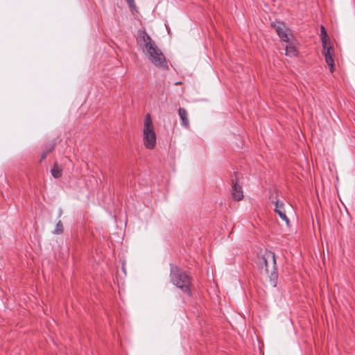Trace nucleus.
Here are the masks:
<instances>
[{
    "mask_svg": "<svg viewBox=\"0 0 355 355\" xmlns=\"http://www.w3.org/2000/svg\"><path fill=\"white\" fill-rule=\"evenodd\" d=\"M63 232V225L61 220H58V222L55 225V227L53 232L54 234H60Z\"/></svg>",
    "mask_w": 355,
    "mask_h": 355,
    "instance_id": "f8f14e48",
    "label": "nucleus"
},
{
    "mask_svg": "<svg viewBox=\"0 0 355 355\" xmlns=\"http://www.w3.org/2000/svg\"><path fill=\"white\" fill-rule=\"evenodd\" d=\"M171 279L172 283L183 292L186 293L189 296L191 295L190 289L191 279L185 272L176 266H171Z\"/></svg>",
    "mask_w": 355,
    "mask_h": 355,
    "instance_id": "7ed1b4c3",
    "label": "nucleus"
},
{
    "mask_svg": "<svg viewBox=\"0 0 355 355\" xmlns=\"http://www.w3.org/2000/svg\"><path fill=\"white\" fill-rule=\"evenodd\" d=\"M51 174L55 178H59L62 175V170L57 164H55L51 169Z\"/></svg>",
    "mask_w": 355,
    "mask_h": 355,
    "instance_id": "9b49d317",
    "label": "nucleus"
},
{
    "mask_svg": "<svg viewBox=\"0 0 355 355\" xmlns=\"http://www.w3.org/2000/svg\"><path fill=\"white\" fill-rule=\"evenodd\" d=\"M127 3L129 5V6L134 10L136 9V5L135 3V0H126Z\"/></svg>",
    "mask_w": 355,
    "mask_h": 355,
    "instance_id": "4468645a",
    "label": "nucleus"
},
{
    "mask_svg": "<svg viewBox=\"0 0 355 355\" xmlns=\"http://www.w3.org/2000/svg\"><path fill=\"white\" fill-rule=\"evenodd\" d=\"M232 195L235 200H241L243 198L242 189L236 183L234 184L232 186Z\"/></svg>",
    "mask_w": 355,
    "mask_h": 355,
    "instance_id": "1a4fd4ad",
    "label": "nucleus"
},
{
    "mask_svg": "<svg viewBox=\"0 0 355 355\" xmlns=\"http://www.w3.org/2000/svg\"><path fill=\"white\" fill-rule=\"evenodd\" d=\"M179 116L182 120V124L186 128H189V121L188 118V112L184 108H179L178 110Z\"/></svg>",
    "mask_w": 355,
    "mask_h": 355,
    "instance_id": "9d476101",
    "label": "nucleus"
},
{
    "mask_svg": "<svg viewBox=\"0 0 355 355\" xmlns=\"http://www.w3.org/2000/svg\"><path fill=\"white\" fill-rule=\"evenodd\" d=\"M272 202L275 205V209L274 211L276 214H278L279 218L285 222L286 225L287 226L290 225V220L286 216V211L285 208V204L284 202L276 200H272Z\"/></svg>",
    "mask_w": 355,
    "mask_h": 355,
    "instance_id": "0eeeda50",
    "label": "nucleus"
},
{
    "mask_svg": "<svg viewBox=\"0 0 355 355\" xmlns=\"http://www.w3.org/2000/svg\"><path fill=\"white\" fill-rule=\"evenodd\" d=\"M144 144L147 148L153 149L156 144V135L154 130L150 115L145 116L144 127L143 130Z\"/></svg>",
    "mask_w": 355,
    "mask_h": 355,
    "instance_id": "20e7f679",
    "label": "nucleus"
},
{
    "mask_svg": "<svg viewBox=\"0 0 355 355\" xmlns=\"http://www.w3.org/2000/svg\"><path fill=\"white\" fill-rule=\"evenodd\" d=\"M258 264L261 269H264L265 272L268 275L270 284L275 287L277 283L278 275L275 253L271 251H265L262 256L259 258Z\"/></svg>",
    "mask_w": 355,
    "mask_h": 355,
    "instance_id": "f03ea898",
    "label": "nucleus"
},
{
    "mask_svg": "<svg viewBox=\"0 0 355 355\" xmlns=\"http://www.w3.org/2000/svg\"><path fill=\"white\" fill-rule=\"evenodd\" d=\"M139 40L142 42V51L148 60L157 67L166 68L167 62L161 49L155 44L150 35L145 31L139 33Z\"/></svg>",
    "mask_w": 355,
    "mask_h": 355,
    "instance_id": "f257e3e1",
    "label": "nucleus"
},
{
    "mask_svg": "<svg viewBox=\"0 0 355 355\" xmlns=\"http://www.w3.org/2000/svg\"><path fill=\"white\" fill-rule=\"evenodd\" d=\"M284 43V44L282 45L284 48L285 55L291 58L297 56V49L296 48V40L295 38L292 37L289 41Z\"/></svg>",
    "mask_w": 355,
    "mask_h": 355,
    "instance_id": "6e6552de",
    "label": "nucleus"
},
{
    "mask_svg": "<svg viewBox=\"0 0 355 355\" xmlns=\"http://www.w3.org/2000/svg\"><path fill=\"white\" fill-rule=\"evenodd\" d=\"M46 156V153H43V154L42 155L41 159H45Z\"/></svg>",
    "mask_w": 355,
    "mask_h": 355,
    "instance_id": "2eb2a0df",
    "label": "nucleus"
},
{
    "mask_svg": "<svg viewBox=\"0 0 355 355\" xmlns=\"http://www.w3.org/2000/svg\"><path fill=\"white\" fill-rule=\"evenodd\" d=\"M272 26L275 29L282 42H288L293 37L291 31L283 22L275 21Z\"/></svg>",
    "mask_w": 355,
    "mask_h": 355,
    "instance_id": "39448f33",
    "label": "nucleus"
},
{
    "mask_svg": "<svg viewBox=\"0 0 355 355\" xmlns=\"http://www.w3.org/2000/svg\"><path fill=\"white\" fill-rule=\"evenodd\" d=\"M322 47V53L324 56L327 65L329 67L330 71L332 73L334 69V49L329 43H326L324 40H323Z\"/></svg>",
    "mask_w": 355,
    "mask_h": 355,
    "instance_id": "423d86ee",
    "label": "nucleus"
},
{
    "mask_svg": "<svg viewBox=\"0 0 355 355\" xmlns=\"http://www.w3.org/2000/svg\"><path fill=\"white\" fill-rule=\"evenodd\" d=\"M321 40L322 44H323V40H325L326 43H329V40L327 37V31L323 26H321Z\"/></svg>",
    "mask_w": 355,
    "mask_h": 355,
    "instance_id": "ddd939ff",
    "label": "nucleus"
}]
</instances>
